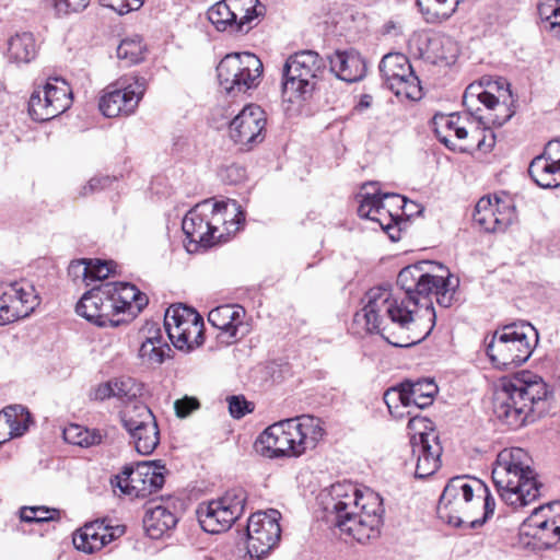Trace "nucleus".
<instances>
[{
	"instance_id": "24",
	"label": "nucleus",
	"mask_w": 560,
	"mask_h": 560,
	"mask_svg": "<svg viewBox=\"0 0 560 560\" xmlns=\"http://www.w3.org/2000/svg\"><path fill=\"white\" fill-rule=\"evenodd\" d=\"M475 492L474 480L468 482L464 476L450 479L439 500L438 510L441 517L448 520V515H457L459 512L464 515V512L471 508L470 503L475 505Z\"/></svg>"
},
{
	"instance_id": "64",
	"label": "nucleus",
	"mask_w": 560,
	"mask_h": 560,
	"mask_svg": "<svg viewBox=\"0 0 560 560\" xmlns=\"http://www.w3.org/2000/svg\"><path fill=\"white\" fill-rule=\"evenodd\" d=\"M101 529L102 536H104V539H102V542H104V547L124 533V529L119 526L115 528H108L107 526L102 525Z\"/></svg>"
},
{
	"instance_id": "49",
	"label": "nucleus",
	"mask_w": 560,
	"mask_h": 560,
	"mask_svg": "<svg viewBox=\"0 0 560 560\" xmlns=\"http://www.w3.org/2000/svg\"><path fill=\"white\" fill-rule=\"evenodd\" d=\"M89 265H90V272H89V282L93 281H102L110 273H114V261H105L101 259H90L89 258Z\"/></svg>"
},
{
	"instance_id": "20",
	"label": "nucleus",
	"mask_w": 560,
	"mask_h": 560,
	"mask_svg": "<svg viewBox=\"0 0 560 560\" xmlns=\"http://www.w3.org/2000/svg\"><path fill=\"white\" fill-rule=\"evenodd\" d=\"M266 124V113L260 106L246 105L230 122V137L242 150L249 151L264 141Z\"/></svg>"
},
{
	"instance_id": "9",
	"label": "nucleus",
	"mask_w": 560,
	"mask_h": 560,
	"mask_svg": "<svg viewBox=\"0 0 560 560\" xmlns=\"http://www.w3.org/2000/svg\"><path fill=\"white\" fill-rule=\"evenodd\" d=\"M538 342L536 328L527 323H512L485 338L486 353L498 369L517 368L532 355Z\"/></svg>"
},
{
	"instance_id": "34",
	"label": "nucleus",
	"mask_w": 560,
	"mask_h": 560,
	"mask_svg": "<svg viewBox=\"0 0 560 560\" xmlns=\"http://www.w3.org/2000/svg\"><path fill=\"white\" fill-rule=\"evenodd\" d=\"M417 5L428 23L446 21L455 12L458 0H416Z\"/></svg>"
},
{
	"instance_id": "52",
	"label": "nucleus",
	"mask_w": 560,
	"mask_h": 560,
	"mask_svg": "<svg viewBox=\"0 0 560 560\" xmlns=\"http://www.w3.org/2000/svg\"><path fill=\"white\" fill-rule=\"evenodd\" d=\"M89 272H90L89 258L72 260L68 267V276L73 281H77L79 279L84 280L86 282V285H90Z\"/></svg>"
},
{
	"instance_id": "45",
	"label": "nucleus",
	"mask_w": 560,
	"mask_h": 560,
	"mask_svg": "<svg viewBox=\"0 0 560 560\" xmlns=\"http://www.w3.org/2000/svg\"><path fill=\"white\" fill-rule=\"evenodd\" d=\"M58 511L45 506H24L20 511V518L25 523H45L52 521Z\"/></svg>"
},
{
	"instance_id": "23",
	"label": "nucleus",
	"mask_w": 560,
	"mask_h": 560,
	"mask_svg": "<svg viewBox=\"0 0 560 560\" xmlns=\"http://www.w3.org/2000/svg\"><path fill=\"white\" fill-rule=\"evenodd\" d=\"M438 386L432 380H406L384 394V400L392 411V401L398 400L404 407L424 409L432 405Z\"/></svg>"
},
{
	"instance_id": "26",
	"label": "nucleus",
	"mask_w": 560,
	"mask_h": 560,
	"mask_svg": "<svg viewBox=\"0 0 560 560\" xmlns=\"http://www.w3.org/2000/svg\"><path fill=\"white\" fill-rule=\"evenodd\" d=\"M412 454L417 456L415 476L425 479L432 476L440 467L442 447L438 436L430 433H419L411 439Z\"/></svg>"
},
{
	"instance_id": "48",
	"label": "nucleus",
	"mask_w": 560,
	"mask_h": 560,
	"mask_svg": "<svg viewBox=\"0 0 560 560\" xmlns=\"http://www.w3.org/2000/svg\"><path fill=\"white\" fill-rule=\"evenodd\" d=\"M117 57L129 63L142 60V46L140 42L124 39L117 47Z\"/></svg>"
},
{
	"instance_id": "22",
	"label": "nucleus",
	"mask_w": 560,
	"mask_h": 560,
	"mask_svg": "<svg viewBox=\"0 0 560 560\" xmlns=\"http://www.w3.org/2000/svg\"><path fill=\"white\" fill-rule=\"evenodd\" d=\"M405 198L398 194L366 192L362 196L358 207L361 218L377 222L382 229H392L397 232L399 213L393 212L392 207L402 208Z\"/></svg>"
},
{
	"instance_id": "62",
	"label": "nucleus",
	"mask_w": 560,
	"mask_h": 560,
	"mask_svg": "<svg viewBox=\"0 0 560 560\" xmlns=\"http://www.w3.org/2000/svg\"><path fill=\"white\" fill-rule=\"evenodd\" d=\"M143 341H151L152 346L168 345L164 338L161 328L158 325H152L148 328V335Z\"/></svg>"
},
{
	"instance_id": "11",
	"label": "nucleus",
	"mask_w": 560,
	"mask_h": 560,
	"mask_svg": "<svg viewBox=\"0 0 560 560\" xmlns=\"http://www.w3.org/2000/svg\"><path fill=\"white\" fill-rule=\"evenodd\" d=\"M262 70V62L255 54H228L217 66L219 85L228 95L237 96L259 85Z\"/></svg>"
},
{
	"instance_id": "42",
	"label": "nucleus",
	"mask_w": 560,
	"mask_h": 560,
	"mask_svg": "<svg viewBox=\"0 0 560 560\" xmlns=\"http://www.w3.org/2000/svg\"><path fill=\"white\" fill-rule=\"evenodd\" d=\"M129 435L135 444L136 451L141 455L152 454L160 443L158 422L153 423V433L141 430L130 433Z\"/></svg>"
},
{
	"instance_id": "35",
	"label": "nucleus",
	"mask_w": 560,
	"mask_h": 560,
	"mask_svg": "<svg viewBox=\"0 0 560 560\" xmlns=\"http://www.w3.org/2000/svg\"><path fill=\"white\" fill-rule=\"evenodd\" d=\"M102 522H94L84 525L73 535V546L77 550L93 553L104 547V536H102Z\"/></svg>"
},
{
	"instance_id": "28",
	"label": "nucleus",
	"mask_w": 560,
	"mask_h": 560,
	"mask_svg": "<svg viewBox=\"0 0 560 560\" xmlns=\"http://www.w3.org/2000/svg\"><path fill=\"white\" fill-rule=\"evenodd\" d=\"M328 61L330 71L345 82H358L365 75V61L355 50H336L328 56Z\"/></svg>"
},
{
	"instance_id": "53",
	"label": "nucleus",
	"mask_w": 560,
	"mask_h": 560,
	"mask_svg": "<svg viewBox=\"0 0 560 560\" xmlns=\"http://www.w3.org/2000/svg\"><path fill=\"white\" fill-rule=\"evenodd\" d=\"M142 4L143 0H102V5L113 9L120 15L138 10Z\"/></svg>"
},
{
	"instance_id": "19",
	"label": "nucleus",
	"mask_w": 560,
	"mask_h": 560,
	"mask_svg": "<svg viewBox=\"0 0 560 560\" xmlns=\"http://www.w3.org/2000/svg\"><path fill=\"white\" fill-rule=\"evenodd\" d=\"M147 89L144 77H135L133 82H117L108 85L100 98L98 107L101 113L108 117L132 114Z\"/></svg>"
},
{
	"instance_id": "10",
	"label": "nucleus",
	"mask_w": 560,
	"mask_h": 560,
	"mask_svg": "<svg viewBox=\"0 0 560 560\" xmlns=\"http://www.w3.org/2000/svg\"><path fill=\"white\" fill-rule=\"evenodd\" d=\"M325 67L324 59L315 50H301L291 55L282 68L283 97L289 102L311 97Z\"/></svg>"
},
{
	"instance_id": "1",
	"label": "nucleus",
	"mask_w": 560,
	"mask_h": 560,
	"mask_svg": "<svg viewBox=\"0 0 560 560\" xmlns=\"http://www.w3.org/2000/svg\"><path fill=\"white\" fill-rule=\"evenodd\" d=\"M364 305L353 316V325L368 334H380L388 343L398 348H409L424 340L435 325L432 300L421 306L428 325L421 328L418 308L406 304L405 300L393 296L389 290L372 288L364 296Z\"/></svg>"
},
{
	"instance_id": "18",
	"label": "nucleus",
	"mask_w": 560,
	"mask_h": 560,
	"mask_svg": "<svg viewBox=\"0 0 560 560\" xmlns=\"http://www.w3.org/2000/svg\"><path fill=\"white\" fill-rule=\"evenodd\" d=\"M281 514L275 509L253 513L247 522V550L250 557L262 559L273 549L281 537Z\"/></svg>"
},
{
	"instance_id": "25",
	"label": "nucleus",
	"mask_w": 560,
	"mask_h": 560,
	"mask_svg": "<svg viewBox=\"0 0 560 560\" xmlns=\"http://www.w3.org/2000/svg\"><path fill=\"white\" fill-rule=\"evenodd\" d=\"M474 483L476 485L475 494L477 495V500H474L475 505L470 503L471 508H469L468 511H465L464 515H448V524L454 527H480L494 513L495 501L486 483L477 478H474Z\"/></svg>"
},
{
	"instance_id": "40",
	"label": "nucleus",
	"mask_w": 560,
	"mask_h": 560,
	"mask_svg": "<svg viewBox=\"0 0 560 560\" xmlns=\"http://www.w3.org/2000/svg\"><path fill=\"white\" fill-rule=\"evenodd\" d=\"M114 395L128 404L135 402L142 395L143 384L129 376L113 380Z\"/></svg>"
},
{
	"instance_id": "43",
	"label": "nucleus",
	"mask_w": 560,
	"mask_h": 560,
	"mask_svg": "<svg viewBox=\"0 0 560 560\" xmlns=\"http://www.w3.org/2000/svg\"><path fill=\"white\" fill-rule=\"evenodd\" d=\"M115 283V293L114 301L118 306V314L120 313H132V302L136 296L139 294V289L129 282H114Z\"/></svg>"
},
{
	"instance_id": "6",
	"label": "nucleus",
	"mask_w": 560,
	"mask_h": 560,
	"mask_svg": "<svg viewBox=\"0 0 560 560\" xmlns=\"http://www.w3.org/2000/svg\"><path fill=\"white\" fill-rule=\"evenodd\" d=\"M491 477L501 500L512 508L526 506L539 497L541 485L523 448L502 450L497 456Z\"/></svg>"
},
{
	"instance_id": "29",
	"label": "nucleus",
	"mask_w": 560,
	"mask_h": 560,
	"mask_svg": "<svg viewBox=\"0 0 560 560\" xmlns=\"http://www.w3.org/2000/svg\"><path fill=\"white\" fill-rule=\"evenodd\" d=\"M459 120L458 114L438 113L432 118V125L433 131L441 143L453 152L465 153L468 152V148L457 145L452 139L455 137L458 140H464L468 136L466 128L459 125Z\"/></svg>"
},
{
	"instance_id": "32",
	"label": "nucleus",
	"mask_w": 560,
	"mask_h": 560,
	"mask_svg": "<svg viewBox=\"0 0 560 560\" xmlns=\"http://www.w3.org/2000/svg\"><path fill=\"white\" fill-rule=\"evenodd\" d=\"M229 8L233 11L234 23L240 26L238 33H248L253 28V22L264 15L265 7L259 0H226Z\"/></svg>"
},
{
	"instance_id": "12",
	"label": "nucleus",
	"mask_w": 560,
	"mask_h": 560,
	"mask_svg": "<svg viewBox=\"0 0 560 560\" xmlns=\"http://www.w3.org/2000/svg\"><path fill=\"white\" fill-rule=\"evenodd\" d=\"M164 328L177 350L190 352L205 342L203 318L186 305H171L166 310Z\"/></svg>"
},
{
	"instance_id": "63",
	"label": "nucleus",
	"mask_w": 560,
	"mask_h": 560,
	"mask_svg": "<svg viewBox=\"0 0 560 560\" xmlns=\"http://www.w3.org/2000/svg\"><path fill=\"white\" fill-rule=\"evenodd\" d=\"M478 103H481L488 109H493L499 105V100L494 94L483 90L478 93Z\"/></svg>"
},
{
	"instance_id": "4",
	"label": "nucleus",
	"mask_w": 560,
	"mask_h": 560,
	"mask_svg": "<svg viewBox=\"0 0 560 560\" xmlns=\"http://www.w3.org/2000/svg\"><path fill=\"white\" fill-rule=\"evenodd\" d=\"M397 285L405 292L406 304L418 308L420 298L428 302L431 295L442 307H451L458 301L459 279L442 264L418 261L402 268L397 276Z\"/></svg>"
},
{
	"instance_id": "33",
	"label": "nucleus",
	"mask_w": 560,
	"mask_h": 560,
	"mask_svg": "<svg viewBox=\"0 0 560 560\" xmlns=\"http://www.w3.org/2000/svg\"><path fill=\"white\" fill-rule=\"evenodd\" d=\"M36 56V44L32 33L15 34L8 42V58L16 63H28Z\"/></svg>"
},
{
	"instance_id": "16",
	"label": "nucleus",
	"mask_w": 560,
	"mask_h": 560,
	"mask_svg": "<svg viewBox=\"0 0 560 560\" xmlns=\"http://www.w3.org/2000/svg\"><path fill=\"white\" fill-rule=\"evenodd\" d=\"M72 104V92L69 84L58 78L49 79L43 89H36L28 101V114L35 121L50 120Z\"/></svg>"
},
{
	"instance_id": "47",
	"label": "nucleus",
	"mask_w": 560,
	"mask_h": 560,
	"mask_svg": "<svg viewBox=\"0 0 560 560\" xmlns=\"http://www.w3.org/2000/svg\"><path fill=\"white\" fill-rule=\"evenodd\" d=\"M153 412L151 409L143 402L135 401L132 404H127L125 409L120 412L121 423L133 420L140 421L141 419L152 420Z\"/></svg>"
},
{
	"instance_id": "39",
	"label": "nucleus",
	"mask_w": 560,
	"mask_h": 560,
	"mask_svg": "<svg viewBox=\"0 0 560 560\" xmlns=\"http://www.w3.org/2000/svg\"><path fill=\"white\" fill-rule=\"evenodd\" d=\"M537 10L541 27L560 35V0H539Z\"/></svg>"
},
{
	"instance_id": "55",
	"label": "nucleus",
	"mask_w": 560,
	"mask_h": 560,
	"mask_svg": "<svg viewBox=\"0 0 560 560\" xmlns=\"http://www.w3.org/2000/svg\"><path fill=\"white\" fill-rule=\"evenodd\" d=\"M115 179L110 176H95L91 178L82 189V195L88 196L89 194L102 190L106 187H109Z\"/></svg>"
},
{
	"instance_id": "61",
	"label": "nucleus",
	"mask_w": 560,
	"mask_h": 560,
	"mask_svg": "<svg viewBox=\"0 0 560 560\" xmlns=\"http://www.w3.org/2000/svg\"><path fill=\"white\" fill-rule=\"evenodd\" d=\"M541 155L560 165V139L549 141L546 144Z\"/></svg>"
},
{
	"instance_id": "17",
	"label": "nucleus",
	"mask_w": 560,
	"mask_h": 560,
	"mask_svg": "<svg viewBox=\"0 0 560 560\" xmlns=\"http://www.w3.org/2000/svg\"><path fill=\"white\" fill-rule=\"evenodd\" d=\"M115 292V283L112 282L93 287L77 303V313L98 327L118 326L120 320L115 319L118 315V306L113 295Z\"/></svg>"
},
{
	"instance_id": "50",
	"label": "nucleus",
	"mask_w": 560,
	"mask_h": 560,
	"mask_svg": "<svg viewBox=\"0 0 560 560\" xmlns=\"http://www.w3.org/2000/svg\"><path fill=\"white\" fill-rule=\"evenodd\" d=\"M229 412L232 418L241 419L247 413L254 411V404L248 401L243 395H233L228 398Z\"/></svg>"
},
{
	"instance_id": "37",
	"label": "nucleus",
	"mask_w": 560,
	"mask_h": 560,
	"mask_svg": "<svg viewBox=\"0 0 560 560\" xmlns=\"http://www.w3.org/2000/svg\"><path fill=\"white\" fill-rule=\"evenodd\" d=\"M232 13L226 0H221L208 9L207 16L219 32L228 31L231 34H238L240 26L237 27L234 23Z\"/></svg>"
},
{
	"instance_id": "31",
	"label": "nucleus",
	"mask_w": 560,
	"mask_h": 560,
	"mask_svg": "<svg viewBox=\"0 0 560 560\" xmlns=\"http://www.w3.org/2000/svg\"><path fill=\"white\" fill-rule=\"evenodd\" d=\"M528 174L534 183L541 188L550 189L560 186V165L541 154L532 160Z\"/></svg>"
},
{
	"instance_id": "2",
	"label": "nucleus",
	"mask_w": 560,
	"mask_h": 560,
	"mask_svg": "<svg viewBox=\"0 0 560 560\" xmlns=\"http://www.w3.org/2000/svg\"><path fill=\"white\" fill-rule=\"evenodd\" d=\"M323 504L327 522L358 542L378 537L384 506L383 499L373 490L337 482L329 488Z\"/></svg>"
},
{
	"instance_id": "13",
	"label": "nucleus",
	"mask_w": 560,
	"mask_h": 560,
	"mask_svg": "<svg viewBox=\"0 0 560 560\" xmlns=\"http://www.w3.org/2000/svg\"><path fill=\"white\" fill-rule=\"evenodd\" d=\"M246 500L243 488H233L219 500L200 504L197 516L201 528L210 534L228 530L243 514Z\"/></svg>"
},
{
	"instance_id": "5",
	"label": "nucleus",
	"mask_w": 560,
	"mask_h": 560,
	"mask_svg": "<svg viewBox=\"0 0 560 560\" xmlns=\"http://www.w3.org/2000/svg\"><path fill=\"white\" fill-rule=\"evenodd\" d=\"M491 477L501 500L512 508L526 506L539 497L541 485L523 448L502 450L497 456Z\"/></svg>"
},
{
	"instance_id": "30",
	"label": "nucleus",
	"mask_w": 560,
	"mask_h": 560,
	"mask_svg": "<svg viewBox=\"0 0 560 560\" xmlns=\"http://www.w3.org/2000/svg\"><path fill=\"white\" fill-rule=\"evenodd\" d=\"M178 522L176 515L163 505L148 510L143 517V527L152 539H160L166 532L173 529Z\"/></svg>"
},
{
	"instance_id": "51",
	"label": "nucleus",
	"mask_w": 560,
	"mask_h": 560,
	"mask_svg": "<svg viewBox=\"0 0 560 560\" xmlns=\"http://www.w3.org/2000/svg\"><path fill=\"white\" fill-rule=\"evenodd\" d=\"M58 15H68L86 8L89 0H48Z\"/></svg>"
},
{
	"instance_id": "60",
	"label": "nucleus",
	"mask_w": 560,
	"mask_h": 560,
	"mask_svg": "<svg viewBox=\"0 0 560 560\" xmlns=\"http://www.w3.org/2000/svg\"><path fill=\"white\" fill-rule=\"evenodd\" d=\"M483 91L481 85L470 84L463 96V104L468 110H472L475 104L478 102V93Z\"/></svg>"
},
{
	"instance_id": "59",
	"label": "nucleus",
	"mask_w": 560,
	"mask_h": 560,
	"mask_svg": "<svg viewBox=\"0 0 560 560\" xmlns=\"http://www.w3.org/2000/svg\"><path fill=\"white\" fill-rule=\"evenodd\" d=\"M155 422V417H153V419L149 421L147 419H141L140 421H133L130 419V421L122 422V427L129 434L141 430H144L149 433H153V423Z\"/></svg>"
},
{
	"instance_id": "21",
	"label": "nucleus",
	"mask_w": 560,
	"mask_h": 560,
	"mask_svg": "<svg viewBox=\"0 0 560 560\" xmlns=\"http://www.w3.org/2000/svg\"><path fill=\"white\" fill-rule=\"evenodd\" d=\"M34 289L24 282H12L0 291V326L28 316L37 305Z\"/></svg>"
},
{
	"instance_id": "41",
	"label": "nucleus",
	"mask_w": 560,
	"mask_h": 560,
	"mask_svg": "<svg viewBox=\"0 0 560 560\" xmlns=\"http://www.w3.org/2000/svg\"><path fill=\"white\" fill-rule=\"evenodd\" d=\"M495 206L490 196L481 197L475 207L474 221L488 232H493Z\"/></svg>"
},
{
	"instance_id": "36",
	"label": "nucleus",
	"mask_w": 560,
	"mask_h": 560,
	"mask_svg": "<svg viewBox=\"0 0 560 560\" xmlns=\"http://www.w3.org/2000/svg\"><path fill=\"white\" fill-rule=\"evenodd\" d=\"M30 420V412L21 405L9 406L0 413V424L8 425L12 438L23 435L28 428Z\"/></svg>"
},
{
	"instance_id": "56",
	"label": "nucleus",
	"mask_w": 560,
	"mask_h": 560,
	"mask_svg": "<svg viewBox=\"0 0 560 560\" xmlns=\"http://www.w3.org/2000/svg\"><path fill=\"white\" fill-rule=\"evenodd\" d=\"M221 177L228 184H237L245 178V170L240 165L232 164L221 172Z\"/></svg>"
},
{
	"instance_id": "57",
	"label": "nucleus",
	"mask_w": 560,
	"mask_h": 560,
	"mask_svg": "<svg viewBox=\"0 0 560 560\" xmlns=\"http://www.w3.org/2000/svg\"><path fill=\"white\" fill-rule=\"evenodd\" d=\"M545 510V506H539L537 509H535L533 511V513L530 514L529 517H527L522 526H521V530L522 533H524L525 535H530L533 537H536L537 536V532H534L536 529V527L538 526V524L540 523V518H539V515L540 513Z\"/></svg>"
},
{
	"instance_id": "44",
	"label": "nucleus",
	"mask_w": 560,
	"mask_h": 560,
	"mask_svg": "<svg viewBox=\"0 0 560 560\" xmlns=\"http://www.w3.org/2000/svg\"><path fill=\"white\" fill-rule=\"evenodd\" d=\"M172 354L170 345L152 346L151 341H142L139 349V357L150 364H162L166 359L172 358Z\"/></svg>"
},
{
	"instance_id": "38",
	"label": "nucleus",
	"mask_w": 560,
	"mask_h": 560,
	"mask_svg": "<svg viewBox=\"0 0 560 560\" xmlns=\"http://www.w3.org/2000/svg\"><path fill=\"white\" fill-rule=\"evenodd\" d=\"M63 440L67 443L90 447L102 442L103 435L100 430L81 427L79 424H69L62 431Z\"/></svg>"
},
{
	"instance_id": "54",
	"label": "nucleus",
	"mask_w": 560,
	"mask_h": 560,
	"mask_svg": "<svg viewBox=\"0 0 560 560\" xmlns=\"http://www.w3.org/2000/svg\"><path fill=\"white\" fill-rule=\"evenodd\" d=\"M199 408V401L195 397L185 396L174 402L176 416L179 418L188 417L194 410Z\"/></svg>"
},
{
	"instance_id": "8",
	"label": "nucleus",
	"mask_w": 560,
	"mask_h": 560,
	"mask_svg": "<svg viewBox=\"0 0 560 560\" xmlns=\"http://www.w3.org/2000/svg\"><path fill=\"white\" fill-rule=\"evenodd\" d=\"M324 433L320 419L301 415L270 424L258 442L271 453L270 457H299L314 448Z\"/></svg>"
},
{
	"instance_id": "27",
	"label": "nucleus",
	"mask_w": 560,
	"mask_h": 560,
	"mask_svg": "<svg viewBox=\"0 0 560 560\" xmlns=\"http://www.w3.org/2000/svg\"><path fill=\"white\" fill-rule=\"evenodd\" d=\"M245 313V308L237 304L220 305L209 312L208 320L220 330L218 339L221 342L231 345L237 339Z\"/></svg>"
},
{
	"instance_id": "15",
	"label": "nucleus",
	"mask_w": 560,
	"mask_h": 560,
	"mask_svg": "<svg viewBox=\"0 0 560 560\" xmlns=\"http://www.w3.org/2000/svg\"><path fill=\"white\" fill-rule=\"evenodd\" d=\"M380 73L386 86L397 96L418 101L422 97V88L408 57L400 52L386 54L380 65Z\"/></svg>"
},
{
	"instance_id": "7",
	"label": "nucleus",
	"mask_w": 560,
	"mask_h": 560,
	"mask_svg": "<svg viewBox=\"0 0 560 560\" xmlns=\"http://www.w3.org/2000/svg\"><path fill=\"white\" fill-rule=\"evenodd\" d=\"M234 217L226 219L229 203L206 200L196 205L184 217L182 230L185 234V247L188 253H196L200 248H209L223 237L218 232V224L222 223L226 234L235 233L245 222V212L240 210L236 201L231 203Z\"/></svg>"
},
{
	"instance_id": "46",
	"label": "nucleus",
	"mask_w": 560,
	"mask_h": 560,
	"mask_svg": "<svg viewBox=\"0 0 560 560\" xmlns=\"http://www.w3.org/2000/svg\"><path fill=\"white\" fill-rule=\"evenodd\" d=\"M495 218L493 232H503L509 225L512 224L515 218L514 207L502 202L498 197H494Z\"/></svg>"
},
{
	"instance_id": "3",
	"label": "nucleus",
	"mask_w": 560,
	"mask_h": 560,
	"mask_svg": "<svg viewBox=\"0 0 560 560\" xmlns=\"http://www.w3.org/2000/svg\"><path fill=\"white\" fill-rule=\"evenodd\" d=\"M550 395L551 390L542 377L522 371L500 380L493 412L501 423L516 430L546 411L545 402Z\"/></svg>"
},
{
	"instance_id": "58",
	"label": "nucleus",
	"mask_w": 560,
	"mask_h": 560,
	"mask_svg": "<svg viewBox=\"0 0 560 560\" xmlns=\"http://www.w3.org/2000/svg\"><path fill=\"white\" fill-rule=\"evenodd\" d=\"M115 397L113 381H108L97 385L91 393L90 398L96 401H104L105 399Z\"/></svg>"
},
{
	"instance_id": "14",
	"label": "nucleus",
	"mask_w": 560,
	"mask_h": 560,
	"mask_svg": "<svg viewBox=\"0 0 560 560\" xmlns=\"http://www.w3.org/2000/svg\"><path fill=\"white\" fill-rule=\"evenodd\" d=\"M165 472L166 467L160 460L128 464L115 477V486L125 494L144 498L162 489L165 482Z\"/></svg>"
}]
</instances>
